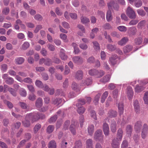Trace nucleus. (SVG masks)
Instances as JSON below:
<instances>
[{"label":"nucleus","instance_id":"1","mask_svg":"<svg viewBox=\"0 0 148 148\" xmlns=\"http://www.w3.org/2000/svg\"><path fill=\"white\" fill-rule=\"evenodd\" d=\"M103 137L102 130L99 129L95 132L94 138L96 141H98L100 143H102L104 142Z\"/></svg>","mask_w":148,"mask_h":148},{"label":"nucleus","instance_id":"2","mask_svg":"<svg viewBox=\"0 0 148 148\" xmlns=\"http://www.w3.org/2000/svg\"><path fill=\"white\" fill-rule=\"evenodd\" d=\"M89 74L91 76H95L97 77H100L104 74V72L102 70L99 71L98 70L92 69L88 71Z\"/></svg>","mask_w":148,"mask_h":148},{"label":"nucleus","instance_id":"3","mask_svg":"<svg viewBox=\"0 0 148 148\" xmlns=\"http://www.w3.org/2000/svg\"><path fill=\"white\" fill-rule=\"evenodd\" d=\"M45 116L43 114L37 112L33 113L32 118V122H34L38 121L39 119H44L45 118Z\"/></svg>","mask_w":148,"mask_h":148},{"label":"nucleus","instance_id":"4","mask_svg":"<svg viewBox=\"0 0 148 148\" xmlns=\"http://www.w3.org/2000/svg\"><path fill=\"white\" fill-rule=\"evenodd\" d=\"M4 92H6L8 91L13 96L15 97L17 95V90L14 89L11 87H9L8 85L5 84L4 85Z\"/></svg>","mask_w":148,"mask_h":148},{"label":"nucleus","instance_id":"5","mask_svg":"<svg viewBox=\"0 0 148 148\" xmlns=\"http://www.w3.org/2000/svg\"><path fill=\"white\" fill-rule=\"evenodd\" d=\"M127 15L131 19H134L136 18V14L133 9L128 7L126 11Z\"/></svg>","mask_w":148,"mask_h":148},{"label":"nucleus","instance_id":"6","mask_svg":"<svg viewBox=\"0 0 148 148\" xmlns=\"http://www.w3.org/2000/svg\"><path fill=\"white\" fill-rule=\"evenodd\" d=\"M44 63V64L47 66H50L52 64L53 62L51 60L48 58L45 59L44 58L40 60L39 64H40Z\"/></svg>","mask_w":148,"mask_h":148},{"label":"nucleus","instance_id":"7","mask_svg":"<svg viewBox=\"0 0 148 148\" xmlns=\"http://www.w3.org/2000/svg\"><path fill=\"white\" fill-rule=\"evenodd\" d=\"M3 78L5 80L6 83L8 85H12L14 83V80L13 79L10 77H8V75L7 74L3 75Z\"/></svg>","mask_w":148,"mask_h":148},{"label":"nucleus","instance_id":"8","mask_svg":"<svg viewBox=\"0 0 148 148\" xmlns=\"http://www.w3.org/2000/svg\"><path fill=\"white\" fill-rule=\"evenodd\" d=\"M74 63L77 65L82 64L83 62V59L80 56H75L72 58Z\"/></svg>","mask_w":148,"mask_h":148},{"label":"nucleus","instance_id":"9","mask_svg":"<svg viewBox=\"0 0 148 148\" xmlns=\"http://www.w3.org/2000/svg\"><path fill=\"white\" fill-rule=\"evenodd\" d=\"M148 133V126L146 124H145L143 126L142 130L141 133L142 138L143 139H145L146 138Z\"/></svg>","mask_w":148,"mask_h":148},{"label":"nucleus","instance_id":"10","mask_svg":"<svg viewBox=\"0 0 148 148\" xmlns=\"http://www.w3.org/2000/svg\"><path fill=\"white\" fill-rule=\"evenodd\" d=\"M118 57L116 55L114 54L112 55L109 58V62L111 65L114 66L115 65L117 62V59Z\"/></svg>","mask_w":148,"mask_h":148},{"label":"nucleus","instance_id":"11","mask_svg":"<svg viewBox=\"0 0 148 148\" xmlns=\"http://www.w3.org/2000/svg\"><path fill=\"white\" fill-rule=\"evenodd\" d=\"M142 126V122L140 121H138L135 123L134 128L136 132H140Z\"/></svg>","mask_w":148,"mask_h":148},{"label":"nucleus","instance_id":"12","mask_svg":"<svg viewBox=\"0 0 148 148\" xmlns=\"http://www.w3.org/2000/svg\"><path fill=\"white\" fill-rule=\"evenodd\" d=\"M103 130L106 136H108L109 134V128L108 124L104 123L103 125Z\"/></svg>","mask_w":148,"mask_h":148},{"label":"nucleus","instance_id":"13","mask_svg":"<svg viewBox=\"0 0 148 148\" xmlns=\"http://www.w3.org/2000/svg\"><path fill=\"white\" fill-rule=\"evenodd\" d=\"M134 110L137 114H139L140 112V104L138 101L136 100L134 101Z\"/></svg>","mask_w":148,"mask_h":148},{"label":"nucleus","instance_id":"14","mask_svg":"<svg viewBox=\"0 0 148 148\" xmlns=\"http://www.w3.org/2000/svg\"><path fill=\"white\" fill-rule=\"evenodd\" d=\"M83 77V73L81 70H79L76 73L75 77L78 80L82 79Z\"/></svg>","mask_w":148,"mask_h":148},{"label":"nucleus","instance_id":"15","mask_svg":"<svg viewBox=\"0 0 148 148\" xmlns=\"http://www.w3.org/2000/svg\"><path fill=\"white\" fill-rule=\"evenodd\" d=\"M133 47L132 45H127L123 47V51L126 54L131 51Z\"/></svg>","mask_w":148,"mask_h":148},{"label":"nucleus","instance_id":"16","mask_svg":"<svg viewBox=\"0 0 148 148\" xmlns=\"http://www.w3.org/2000/svg\"><path fill=\"white\" fill-rule=\"evenodd\" d=\"M127 94L129 97V99H131L133 95V92L131 87L129 86L127 88Z\"/></svg>","mask_w":148,"mask_h":148},{"label":"nucleus","instance_id":"17","mask_svg":"<svg viewBox=\"0 0 148 148\" xmlns=\"http://www.w3.org/2000/svg\"><path fill=\"white\" fill-rule=\"evenodd\" d=\"M126 132L128 136L130 137L132 131V126L130 125H128L126 127Z\"/></svg>","mask_w":148,"mask_h":148},{"label":"nucleus","instance_id":"18","mask_svg":"<svg viewBox=\"0 0 148 148\" xmlns=\"http://www.w3.org/2000/svg\"><path fill=\"white\" fill-rule=\"evenodd\" d=\"M65 50L63 49H60V57L61 59L63 60H66L67 58V56L65 53Z\"/></svg>","mask_w":148,"mask_h":148},{"label":"nucleus","instance_id":"19","mask_svg":"<svg viewBox=\"0 0 148 148\" xmlns=\"http://www.w3.org/2000/svg\"><path fill=\"white\" fill-rule=\"evenodd\" d=\"M43 104L42 100L40 97L38 98L35 102L36 106L37 108H40Z\"/></svg>","mask_w":148,"mask_h":148},{"label":"nucleus","instance_id":"20","mask_svg":"<svg viewBox=\"0 0 148 148\" xmlns=\"http://www.w3.org/2000/svg\"><path fill=\"white\" fill-rule=\"evenodd\" d=\"M123 132L122 129L119 128L117 131L116 138L118 141H121L122 138Z\"/></svg>","mask_w":148,"mask_h":148},{"label":"nucleus","instance_id":"21","mask_svg":"<svg viewBox=\"0 0 148 148\" xmlns=\"http://www.w3.org/2000/svg\"><path fill=\"white\" fill-rule=\"evenodd\" d=\"M117 138L114 139L112 141L111 145L113 148H119V143Z\"/></svg>","mask_w":148,"mask_h":148},{"label":"nucleus","instance_id":"22","mask_svg":"<svg viewBox=\"0 0 148 148\" xmlns=\"http://www.w3.org/2000/svg\"><path fill=\"white\" fill-rule=\"evenodd\" d=\"M116 122L114 121H112L110 125L111 130L112 132L114 133L116 132Z\"/></svg>","mask_w":148,"mask_h":148},{"label":"nucleus","instance_id":"23","mask_svg":"<svg viewBox=\"0 0 148 148\" xmlns=\"http://www.w3.org/2000/svg\"><path fill=\"white\" fill-rule=\"evenodd\" d=\"M129 39L127 37H123L120 41H119L118 44L119 45L123 46L125 45L127 41Z\"/></svg>","mask_w":148,"mask_h":148},{"label":"nucleus","instance_id":"24","mask_svg":"<svg viewBox=\"0 0 148 148\" xmlns=\"http://www.w3.org/2000/svg\"><path fill=\"white\" fill-rule=\"evenodd\" d=\"M110 78V76L109 75H107L101 79L100 81L101 82L106 83L109 81Z\"/></svg>","mask_w":148,"mask_h":148},{"label":"nucleus","instance_id":"25","mask_svg":"<svg viewBox=\"0 0 148 148\" xmlns=\"http://www.w3.org/2000/svg\"><path fill=\"white\" fill-rule=\"evenodd\" d=\"M124 105L122 102H120L119 104L118 108L119 112L120 115L122 114L123 112L124 109Z\"/></svg>","mask_w":148,"mask_h":148},{"label":"nucleus","instance_id":"26","mask_svg":"<svg viewBox=\"0 0 148 148\" xmlns=\"http://www.w3.org/2000/svg\"><path fill=\"white\" fill-rule=\"evenodd\" d=\"M106 18L108 22L111 21L112 19V16L110 10H108L107 13Z\"/></svg>","mask_w":148,"mask_h":148},{"label":"nucleus","instance_id":"27","mask_svg":"<svg viewBox=\"0 0 148 148\" xmlns=\"http://www.w3.org/2000/svg\"><path fill=\"white\" fill-rule=\"evenodd\" d=\"M87 129L89 135L92 136V135L94 131V126L92 125H89Z\"/></svg>","mask_w":148,"mask_h":148},{"label":"nucleus","instance_id":"28","mask_svg":"<svg viewBox=\"0 0 148 148\" xmlns=\"http://www.w3.org/2000/svg\"><path fill=\"white\" fill-rule=\"evenodd\" d=\"M106 47L108 49L111 51H113L116 49V46L111 44L107 45Z\"/></svg>","mask_w":148,"mask_h":148},{"label":"nucleus","instance_id":"29","mask_svg":"<svg viewBox=\"0 0 148 148\" xmlns=\"http://www.w3.org/2000/svg\"><path fill=\"white\" fill-rule=\"evenodd\" d=\"M108 116L110 118L114 117L117 115V112L116 111L113 110H110L108 112Z\"/></svg>","mask_w":148,"mask_h":148},{"label":"nucleus","instance_id":"30","mask_svg":"<svg viewBox=\"0 0 148 148\" xmlns=\"http://www.w3.org/2000/svg\"><path fill=\"white\" fill-rule=\"evenodd\" d=\"M80 19L82 23L83 24L87 23L90 21L89 19L85 16H82Z\"/></svg>","mask_w":148,"mask_h":148},{"label":"nucleus","instance_id":"31","mask_svg":"<svg viewBox=\"0 0 148 148\" xmlns=\"http://www.w3.org/2000/svg\"><path fill=\"white\" fill-rule=\"evenodd\" d=\"M16 63L18 64H22L24 61V59L21 57H18L15 59Z\"/></svg>","mask_w":148,"mask_h":148},{"label":"nucleus","instance_id":"32","mask_svg":"<svg viewBox=\"0 0 148 148\" xmlns=\"http://www.w3.org/2000/svg\"><path fill=\"white\" fill-rule=\"evenodd\" d=\"M143 39L141 37H138L135 38L134 40V43L136 45H140L143 42Z\"/></svg>","mask_w":148,"mask_h":148},{"label":"nucleus","instance_id":"33","mask_svg":"<svg viewBox=\"0 0 148 148\" xmlns=\"http://www.w3.org/2000/svg\"><path fill=\"white\" fill-rule=\"evenodd\" d=\"M49 148H56V142L54 140L51 141L48 144Z\"/></svg>","mask_w":148,"mask_h":148},{"label":"nucleus","instance_id":"34","mask_svg":"<svg viewBox=\"0 0 148 148\" xmlns=\"http://www.w3.org/2000/svg\"><path fill=\"white\" fill-rule=\"evenodd\" d=\"M86 143L87 145V148H92V140L91 139H88L86 142Z\"/></svg>","mask_w":148,"mask_h":148},{"label":"nucleus","instance_id":"35","mask_svg":"<svg viewBox=\"0 0 148 148\" xmlns=\"http://www.w3.org/2000/svg\"><path fill=\"white\" fill-rule=\"evenodd\" d=\"M62 100L61 99L56 98L52 100V104L58 105L61 103Z\"/></svg>","mask_w":148,"mask_h":148},{"label":"nucleus","instance_id":"36","mask_svg":"<svg viewBox=\"0 0 148 148\" xmlns=\"http://www.w3.org/2000/svg\"><path fill=\"white\" fill-rule=\"evenodd\" d=\"M92 81L91 77L87 78L84 82V84L86 85H89L92 84Z\"/></svg>","mask_w":148,"mask_h":148},{"label":"nucleus","instance_id":"37","mask_svg":"<svg viewBox=\"0 0 148 148\" xmlns=\"http://www.w3.org/2000/svg\"><path fill=\"white\" fill-rule=\"evenodd\" d=\"M144 88L142 86L137 85L135 88V91L137 92H139L144 90Z\"/></svg>","mask_w":148,"mask_h":148},{"label":"nucleus","instance_id":"38","mask_svg":"<svg viewBox=\"0 0 148 148\" xmlns=\"http://www.w3.org/2000/svg\"><path fill=\"white\" fill-rule=\"evenodd\" d=\"M134 2V5L137 8L141 7L143 4L142 1L141 0H135Z\"/></svg>","mask_w":148,"mask_h":148},{"label":"nucleus","instance_id":"39","mask_svg":"<svg viewBox=\"0 0 148 148\" xmlns=\"http://www.w3.org/2000/svg\"><path fill=\"white\" fill-rule=\"evenodd\" d=\"M23 125L25 127H28L30 125V122L29 120L25 119L22 121Z\"/></svg>","mask_w":148,"mask_h":148},{"label":"nucleus","instance_id":"40","mask_svg":"<svg viewBox=\"0 0 148 148\" xmlns=\"http://www.w3.org/2000/svg\"><path fill=\"white\" fill-rule=\"evenodd\" d=\"M54 126L53 125H49L47 128V132L49 134L52 133L54 130Z\"/></svg>","mask_w":148,"mask_h":148},{"label":"nucleus","instance_id":"41","mask_svg":"<svg viewBox=\"0 0 148 148\" xmlns=\"http://www.w3.org/2000/svg\"><path fill=\"white\" fill-rule=\"evenodd\" d=\"M129 30L131 34L133 35H135L137 32L136 28L134 27L129 28Z\"/></svg>","mask_w":148,"mask_h":148},{"label":"nucleus","instance_id":"42","mask_svg":"<svg viewBox=\"0 0 148 148\" xmlns=\"http://www.w3.org/2000/svg\"><path fill=\"white\" fill-rule=\"evenodd\" d=\"M79 85L75 82H73L72 84L71 87L73 90H79Z\"/></svg>","mask_w":148,"mask_h":148},{"label":"nucleus","instance_id":"43","mask_svg":"<svg viewBox=\"0 0 148 148\" xmlns=\"http://www.w3.org/2000/svg\"><path fill=\"white\" fill-rule=\"evenodd\" d=\"M29 43L27 42H25L22 45L21 49L23 50H25L29 47Z\"/></svg>","mask_w":148,"mask_h":148},{"label":"nucleus","instance_id":"44","mask_svg":"<svg viewBox=\"0 0 148 148\" xmlns=\"http://www.w3.org/2000/svg\"><path fill=\"white\" fill-rule=\"evenodd\" d=\"M108 94V92L107 91L105 92L103 94V95L101 97V101L102 103H103L106 98L107 97Z\"/></svg>","mask_w":148,"mask_h":148},{"label":"nucleus","instance_id":"45","mask_svg":"<svg viewBox=\"0 0 148 148\" xmlns=\"http://www.w3.org/2000/svg\"><path fill=\"white\" fill-rule=\"evenodd\" d=\"M28 98L29 100L32 101H34L36 99V97L34 94L31 93L29 94Z\"/></svg>","mask_w":148,"mask_h":148},{"label":"nucleus","instance_id":"46","mask_svg":"<svg viewBox=\"0 0 148 148\" xmlns=\"http://www.w3.org/2000/svg\"><path fill=\"white\" fill-rule=\"evenodd\" d=\"M104 36L105 38L108 40V41L109 42L111 43L113 42L110 36L108 34L107 32L105 31L104 32Z\"/></svg>","mask_w":148,"mask_h":148},{"label":"nucleus","instance_id":"47","mask_svg":"<svg viewBox=\"0 0 148 148\" xmlns=\"http://www.w3.org/2000/svg\"><path fill=\"white\" fill-rule=\"evenodd\" d=\"M78 103L76 104L77 106H79V105H83L85 103V101L84 99H79L78 100Z\"/></svg>","mask_w":148,"mask_h":148},{"label":"nucleus","instance_id":"48","mask_svg":"<svg viewBox=\"0 0 148 148\" xmlns=\"http://www.w3.org/2000/svg\"><path fill=\"white\" fill-rule=\"evenodd\" d=\"M34 18L36 20L40 21L42 20L43 17L41 15L38 14L34 16Z\"/></svg>","mask_w":148,"mask_h":148},{"label":"nucleus","instance_id":"49","mask_svg":"<svg viewBox=\"0 0 148 148\" xmlns=\"http://www.w3.org/2000/svg\"><path fill=\"white\" fill-rule=\"evenodd\" d=\"M58 118L57 116L56 115H55L54 116L51 117L49 119V122L50 123H52L55 122Z\"/></svg>","mask_w":148,"mask_h":148},{"label":"nucleus","instance_id":"50","mask_svg":"<svg viewBox=\"0 0 148 148\" xmlns=\"http://www.w3.org/2000/svg\"><path fill=\"white\" fill-rule=\"evenodd\" d=\"M139 132H136L135 133L133 136V139H134L135 143H137L139 139V134L138 133Z\"/></svg>","mask_w":148,"mask_h":148},{"label":"nucleus","instance_id":"51","mask_svg":"<svg viewBox=\"0 0 148 148\" xmlns=\"http://www.w3.org/2000/svg\"><path fill=\"white\" fill-rule=\"evenodd\" d=\"M70 130L73 134L74 135L75 134L76 132L75 128V125L74 124H71L70 127Z\"/></svg>","mask_w":148,"mask_h":148},{"label":"nucleus","instance_id":"52","mask_svg":"<svg viewBox=\"0 0 148 148\" xmlns=\"http://www.w3.org/2000/svg\"><path fill=\"white\" fill-rule=\"evenodd\" d=\"M8 68V65L5 64H3L1 65V70L2 72H5L7 70Z\"/></svg>","mask_w":148,"mask_h":148},{"label":"nucleus","instance_id":"53","mask_svg":"<svg viewBox=\"0 0 148 148\" xmlns=\"http://www.w3.org/2000/svg\"><path fill=\"white\" fill-rule=\"evenodd\" d=\"M18 104L23 109H25L27 108V106L25 102H20Z\"/></svg>","mask_w":148,"mask_h":148},{"label":"nucleus","instance_id":"54","mask_svg":"<svg viewBox=\"0 0 148 148\" xmlns=\"http://www.w3.org/2000/svg\"><path fill=\"white\" fill-rule=\"evenodd\" d=\"M85 110V109L82 106H81L78 108L77 111L79 114H81L84 112Z\"/></svg>","mask_w":148,"mask_h":148},{"label":"nucleus","instance_id":"55","mask_svg":"<svg viewBox=\"0 0 148 148\" xmlns=\"http://www.w3.org/2000/svg\"><path fill=\"white\" fill-rule=\"evenodd\" d=\"M20 95L22 97H25L27 95V92L23 88L21 89L19 92Z\"/></svg>","mask_w":148,"mask_h":148},{"label":"nucleus","instance_id":"56","mask_svg":"<svg viewBox=\"0 0 148 148\" xmlns=\"http://www.w3.org/2000/svg\"><path fill=\"white\" fill-rule=\"evenodd\" d=\"M35 85L38 87L41 88L43 84L41 81L39 80H36L35 82Z\"/></svg>","mask_w":148,"mask_h":148},{"label":"nucleus","instance_id":"57","mask_svg":"<svg viewBox=\"0 0 148 148\" xmlns=\"http://www.w3.org/2000/svg\"><path fill=\"white\" fill-rule=\"evenodd\" d=\"M41 125L39 124H37L34 127V132L35 133H36L38 130L41 128Z\"/></svg>","mask_w":148,"mask_h":148},{"label":"nucleus","instance_id":"58","mask_svg":"<svg viewBox=\"0 0 148 148\" xmlns=\"http://www.w3.org/2000/svg\"><path fill=\"white\" fill-rule=\"evenodd\" d=\"M93 47L94 49L96 50H99L100 49V47L98 43L96 41H94L93 42Z\"/></svg>","mask_w":148,"mask_h":148},{"label":"nucleus","instance_id":"59","mask_svg":"<svg viewBox=\"0 0 148 148\" xmlns=\"http://www.w3.org/2000/svg\"><path fill=\"white\" fill-rule=\"evenodd\" d=\"M82 145V143L80 140L76 141L75 143V147L73 148H81Z\"/></svg>","mask_w":148,"mask_h":148},{"label":"nucleus","instance_id":"60","mask_svg":"<svg viewBox=\"0 0 148 148\" xmlns=\"http://www.w3.org/2000/svg\"><path fill=\"white\" fill-rule=\"evenodd\" d=\"M103 27L105 29H109L112 28V27L108 23H106L104 24L103 25Z\"/></svg>","mask_w":148,"mask_h":148},{"label":"nucleus","instance_id":"61","mask_svg":"<svg viewBox=\"0 0 148 148\" xmlns=\"http://www.w3.org/2000/svg\"><path fill=\"white\" fill-rule=\"evenodd\" d=\"M137 11L138 14L141 16H145L146 14L145 12L143 10L138 9Z\"/></svg>","mask_w":148,"mask_h":148},{"label":"nucleus","instance_id":"62","mask_svg":"<svg viewBox=\"0 0 148 148\" xmlns=\"http://www.w3.org/2000/svg\"><path fill=\"white\" fill-rule=\"evenodd\" d=\"M72 3V5L75 7H77L79 5V3L78 0H73Z\"/></svg>","mask_w":148,"mask_h":148},{"label":"nucleus","instance_id":"63","mask_svg":"<svg viewBox=\"0 0 148 148\" xmlns=\"http://www.w3.org/2000/svg\"><path fill=\"white\" fill-rule=\"evenodd\" d=\"M143 98L145 103L148 104V92H147L145 93Z\"/></svg>","mask_w":148,"mask_h":148},{"label":"nucleus","instance_id":"64","mask_svg":"<svg viewBox=\"0 0 148 148\" xmlns=\"http://www.w3.org/2000/svg\"><path fill=\"white\" fill-rule=\"evenodd\" d=\"M9 8L8 7H5L3 9L2 12L3 14L7 15L9 14Z\"/></svg>","mask_w":148,"mask_h":148}]
</instances>
